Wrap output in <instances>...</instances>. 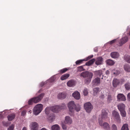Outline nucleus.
<instances>
[{
	"label": "nucleus",
	"instance_id": "f257e3e1",
	"mask_svg": "<svg viewBox=\"0 0 130 130\" xmlns=\"http://www.w3.org/2000/svg\"><path fill=\"white\" fill-rule=\"evenodd\" d=\"M68 106L69 111L71 113V114L70 113V114L71 115L73 114L75 110L78 112L80 109V105L79 104L76 105L73 101H71L69 102L68 104Z\"/></svg>",
	"mask_w": 130,
	"mask_h": 130
},
{
	"label": "nucleus",
	"instance_id": "f03ea898",
	"mask_svg": "<svg viewBox=\"0 0 130 130\" xmlns=\"http://www.w3.org/2000/svg\"><path fill=\"white\" fill-rule=\"evenodd\" d=\"M80 75L84 78H86L85 79V82L87 84H88L91 81L93 76V74L92 72L86 71L82 72Z\"/></svg>",
	"mask_w": 130,
	"mask_h": 130
},
{
	"label": "nucleus",
	"instance_id": "7ed1b4c3",
	"mask_svg": "<svg viewBox=\"0 0 130 130\" xmlns=\"http://www.w3.org/2000/svg\"><path fill=\"white\" fill-rule=\"evenodd\" d=\"M44 95V93H42L37 96L31 98L28 101V104L31 105L33 103H36L39 102L43 99Z\"/></svg>",
	"mask_w": 130,
	"mask_h": 130
},
{
	"label": "nucleus",
	"instance_id": "20e7f679",
	"mask_svg": "<svg viewBox=\"0 0 130 130\" xmlns=\"http://www.w3.org/2000/svg\"><path fill=\"white\" fill-rule=\"evenodd\" d=\"M66 108V105L64 103H62L59 106L56 105L51 107V110L55 113H57L59 111L62 109H65Z\"/></svg>",
	"mask_w": 130,
	"mask_h": 130
},
{
	"label": "nucleus",
	"instance_id": "39448f33",
	"mask_svg": "<svg viewBox=\"0 0 130 130\" xmlns=\"http://www.w3.org/2000/svg\"><path fill=\"white\" fill-rule=\"evenodd\" d=\"M43 105L41 104H38L36 105L34 108L33 113L35 115H37L39 114L42 111Z\"/></svg>",
	"mask_w": 130,
	"mask_h": 130
},
{
	"label": "nucleus",
	"instance_id": "423d86ee",
	"mask_svg": "<svg viewBox=\"0 0 130 130\" xmlns=\"http://www.w3.org/2000/svg\"><path fill=\"white\" fill-rule=\"evenodd\" d=\"M103 121L101 119H99V123L101 126L105 130H110V127L109 124L107 122H104L102 124Z\"/></svg>",
	"mask_w": 130,
	"mask_h": 130
},
{
	"label": "nucleus",
	"instance_id": "0eeeda50",
	"mask_svg": "<svg viewBox=\"0 0 130 130\" xmlns=\"http://www.w3.org/2000/svg\"><path fill=\"white\" fill-rule=\"evenodd\" d=\"M84 107L87 112L90 113L93 108V106L89 102L86 103L84 104Z\"/></svg>",
	"mask_w": 130,
	"mask_h": 130
},
{
	"label": "nucleus",
	"instance_id": "6e6552de",
	"mask_svg": "<svg viewBox=\"0 0 130 130\" xmlns=\"http://www.w3.org/2000/svg\"><path fill=\"white\" fill-rule=\"evenodd\" d=\"M112 114L115 120L117 121V122H120L121 119L119 113L116 111L114 110L112 111Z\"/></svg>",
	"mask_w": 130,
	"mask_h": 130
},
{
	"label": "nucleus",
	"instance_id": "1a4fd4ad",
	"mask_svg": "<svg viewBox=\"0 0 130 130\" xmlns=\"http://www.w3.org/2000/svg\"><path fill=\"white\" fill-rule=\"evenodd\" d=\"M128 40V37L126 36L123 37L122 38L119 42V46H122Z\"/></svg>",
	"mask_w": 130,
	"mask_h": 130
},
{
	"label": "nucleus",
	"instance_id": "9d476101",
	"mask_svg": "<svg viewBox=\"0 0 130 130\" xmlns=\"http://www.w3.org/2000/svg\"><path fill=\"white\" fill-rule=\"evenodd\" d=\"M31 130H38V123L35 122H32L31 124Z\"/></svg>",
	"mask_w": 130,
	"mask_h": 130
},
{
	"label": "nucleus",
	"instance_id": "9b49d317",
	"mask_svg": "<svg viewBox=\"0 0 130 130\" xmlns=\"http://www.w3.org/2000/svg\"><path fill=\"white\" fill-rule=\"evenodd\" d=\"M110 56L112 58H117L120 56L119 54L117 52H113L110 54Z\"/></svg>",
	"mask_w": 130,
	"mask_h": 130
},
{
	"label": "nucleus",
	"instance_id": "f8f14e48",
	"mask_svg": "<svg viewBox=\"0 0 130 130\" xmlns=\"http://www.w3.org/2000/svg\"><path fill=\"white\" fill-rule=\"evenodd\" d=\"M72 119L69 116H67L65 118L64 122L66 124H70L72 123Z\"/></svg>",
	"mask_w": 130,
	"mask_h": 130
},
{
	"label": "nucleus",
	"instance_id": "ddd939ff",
	"mask_svg": "<svg viewBox=\"0 0 130 130\" xmlns=\"http://www.w3.org/2000/svg\"><path fill=\"white\" fill-rule=\"evenodd\" d=\"M117 98L118 100L125 101L126 99L125 96L122 94H119L117 96Z\"/></svg>",
	"mask_w": 130,
	"mask_h": 130
},
{
	"label": "nucleus",
	"instance_id": "4468645a",
	"mask_svg": "<svg viewBox=\"0 0 130 130\" xmlns=\"http://www.w3.org/2000/svg\"><path fill=\"white\" fill-rule=\"evenodd\" d=\"M93 83L96 85H99L100 84V78L98 77H97L92 80Z\"/></svg>",
	"mask_w": 130,
	"mask_h": 130
},
{
	"label": "nucleus",
	"instance_id": "2eb2a0df",
	"mask_svg": "<svg viewBox=\"0 0 130 130\" xmlns=\"http://www.w3.org/2000/svg\"><path fill=\"white\" fill-rule=\"evenodd\" d=\"M66 96V94L64 92L59 93L58 95V98L60 99H65Z\"/></svg>",
	"mask_w": 130,
	"mask_h": 130
},
{
	"label": "nucleus",
	"instance_id": "dca6fc26",
	"mask_svg": "<svg viewBox=\"0 0 130 130\" xmlns=\"http://www.w3.org/2000/svg\"><path fill=\"white\" fill-rule=\"evenodd\" d=\"M72 96L74 98L77 100H79L80 98V94L77 91H76L72 94Z\"/></svg>",
	"mask_w": 130,
	"mask_h": 130
},
{
	"label": "nucleus",
	"instance_id": "f3484780",
	"mask_svg": "<svg viewBox=\"0 0 130 130\" xmlns=\"http://www.w3.org/2000/svg\"><path fill=\"white\" fill-rule=\"evenodd\" d=\"M101 117L103 119H105L107 118V113L105 110H103L102 111Z\"/></svg>",
	"mask_w": 130,
	"mask_h": 130
},
{
	"label": "nucleus",
	"instance_id": "a211bd4d",
	"mask_svg": "<svg viewBox=\"0 0 130 130\" xmlns=\"http://www.w3.org/2000/svg\"><path fill=\"white\" fill-rule=\"evenodd\" d=\"M75 82L73 80H70L67 83V84L68 86L70 87H73L75 86Z\"/></svg>",
	"mask_w": 130,
	"mask_h": 130
},
{
	"label": "nucleus",
	"instance_id": "6ab92c4d",
	"mask_svg": "<svg viewBox=\"0 0 130 130\" xmlns=\"http://www.w3.org/2000/svg\"><path fill=\"white\" fill-rule=\"evenodd\" d=\"M119 80L117 79L114 78L113 81L112 85L113 87H116L119 84Z\"/></svg>",
	"mask_w": 130,
	"mask_h": 130
},
{
	"label": "nucleus",
	"instance_id": "aec40b11",
	"mask_svg": "<svg viewBox=\"0 0 130 130\" xmlns=\"http://www.w3.org/2000/svg\"><path fill=\"white\" fill-rule=\"evenodd\" d=\"M103 60V58L102 57H99L97 58L95 63L97 65L101 64H102Z\"/></svg>",
	"mask_w": 130,
	"mask_h": 130
},
{
	"label": "nucleus",
	"instance_id": "412c9836",
	"mask_svg": "<svg viewBox=\"0 0 130 130\" xmlns=\"http://www.w3.org/2000/svg\"><path fill=\"white\" fill-rule=\"evenodd\" d=\"M118 107L120 111L123 110H125V105L121 103L118 105Z\"/></svg>",
	"mask_w": 130,
	"mask_h": 130
},
{
	"label": "nucleus",
	"instance_id": "4be33fe9",
	"mask_svg": "<svg viewBox=\"0 0 130 130\" xmlns=\"http://www.w3.org/2000/svg\"><path fill=\"white\" fill-rule=\"evenodd\" d=\"M15 117V115L14 113H12L9 115L7 116L8 120L10 121L12 120Z\"/></svg>",
	"mask_w": 130,
	"mask_h": 130
},
{
	"label": "nucleus",
	"instance_id": "5701e85b",
	"mask_svg": "<svg viewBox=\"0 0 130 130\" xmlns=\"http://www.w3.org/2000/svg\"><path fill=\"white\" fill-rule=\"evenodd\" d=\"M95 61V59H91L89 61L86 62L85 63V66H90Z\"/></svg>",
	"mask_w": 130,
	"mask_h": 130
},
{
	"label": "nucleus",
	"instance_id": "b1692460",
	"mask_svg": "<svg viewBox=\"0 0 130 130\" xmlns=\"http://www.w3.org/2000/svg\"><path fill=\"white\" fill-rule=\"evenodd\" d=\"M69 76V74H66L61 76L60 77V79L62 80L66 79Z\"/></svg>",
	"mask_w": 130,
	"mask_h": 130
},
{
	"label": "nucleus",
	"instance_id": "393cba45",
	"mask_svg": "<svg viewBox=\"0 0 130 130\" xmlns=\"http://www.w3.org/2000/svg\"><path fill=\"white\" fill-rule=\"evenodd\" d=\"M95 74L99 77H100L102 74V70H99L94 72Z\"/></svg>",
	"mask_w": 130,
	"mask_h": 130
},
{
	"label": "nucleus",
	"instance_id": "a878e982",
	"mask_svg": "<svg viewBox=\"0 0 130 130\" xmlns=\"http://www.w3.org/2000/svg\"><path fill=\"white\" fill-rule=\"evenodd\" d=\"M55 115L54 113H52L48 117V119L49 121H52L55 119Z\"/></svg>",
	"mask_w": 130,
	"mask_h": 130
},
{
	"label": "nucleus",
	"instance_id": "bb28decb",
	"mask_svg": "<svg viewBox=\"0 0 130 130\" xmlns=\"http://www.w3.org/2000/svg\"><path fill=\"white\" fill-rule=\"evenodd\" d=\"M112 73L114 75H117L119 74L120 72L118 69H115L112 70L111 71Z\"/></svg>",
	"mask_w": 130,
	"mask_h": 130
},
{
	"label": "nucleus",
	"instance_id": "cd10ccee",
	"mask_svg": "<svg viewBox=\"0 0 130 130\" xmlns=\"http://www.w3.org/2000/svg\"><path fill=\"white\" fill-rule=\"evenodd\" d=\"M51 129L52 130H60V127L58 125L55 124L52 126Z\"/></svg>",
	"mask_w": 130,
	"mask_h": 130
},
{
	"label": "nucleus",
	"instance_id": "c85d7f7f",
	"mask_svg": "<svg viewBox=\"0 0 130 130\" xmlns=\"http://www.w3.org/2000/svg\"><path fill=\"white\" fill-rule=\"evenodd\" d=\"M124 70L126 72H130V66L128 64H125L124 66Z\"/></svg>",
	"mask_w": 130,
	"mask_h": 130
},
{
	"label": "nucleus",
	"instance_id": "c756f323",
	"mask_svg": "<svg viewBox=\"0 0 130 130\" xmlns=\"http://www.w3.org/2000/svg\"><path fill=\"white\" fill-rule=\"evenodd\" d=\"M86 61L85 59H80L77 60L75 62V63L77 65H79L83 63L84 61Z\"/></svg>",
	"mask_w": 130,
	"mask_h": 130
},
{
	"label": "nucleus",
	"instance_id": "7c9ffc66",
	"mask_svg": "<svg viewBox=\"0 0 130 130\" xmlns=\"http://www.w3.org/2000/svg\"><path fill=\"white\" fill-rule=\"evenodd\" d=\"M124 59L128 63H130V56L125 55L124 56Z\"/></svg>",
	"mask_w": 130,
	"mask_h": 130
},
{
	"label": "nucleus",
	"instance_id": "2f4dec72",
	"mask_svg": "<svg viewBox=\"0 0 130 130\" xmlns=\"http://www.w3.org/2000/svg\"><path fill=\"white\" fill-rule=\"evenodd\" d=\"M51 110V107H47L45 110V113L47 115H48Z\"/></svg>",
	"mask_w": 130,
	"mask_h": 130
},
{
	"label": "nucleus",
	"instance_id": "473e14b6",
	"mask_svg": "<svg viewBox=\"0 0 130 130\" xmlns=\"http://www.w3.org/2000/svg\"><path fill=\"white\" fill-rule=\"evenodd\" d=\"M107 63L110 66H112L114 64V61L110 59H108L107 60Z\"/></svg>",
	"mask_w": 130,
	"mask_h": 130
},
{
	"label": "nucleus",
	"instance_id": "72a5a7b5",
	"mask_svg": "<svg viewBox=\"0 0 130 130\" xmlns=\"http://www.w3.org/2000/svg\"><path fill=\"white\" fill-rule=\"evenodd\" d=\"M121 130H129L127 124H124L122 126Z\"/></svg>",
	"mask_w": 130,
	"mask_h": 130
},
{
	"label": "nucleus",
	"instance_id": "f704fd0d",
	"mask_svg": "<svg viewBox=\"0 0 130 130\" xmlns=\"http://www.w3.org/2000/svg\"><path fill=\"white\" fill-rule=\"evenodd\" d=\"M85 66L84 65L82 66H81L78 67L77 68V71L81 72L85 70L84 69L83 66Z\"/></svg>",
	"mask_w": 130,
	"mask_h": 130
},
{
	"label": "nucleus",
	"instance_id": "c9c22d12",
	"mask_svg": "<svg viewBox=\"0 0 130 130\" xmlns=\"http://www.w3.org/2000/svg\"><path fill=\"white\" fill-rule=\"evenodd\" d=\"M68 70V69L67 68H65L60 70L59 71V72L60 73L62 74L66 72Z\"/></svg>",
	"mask_w": 130,
	"mask_h": 130
},
{
	"label": "nucleus",
	"instance_id": "e433bc0d",
	"mask_svg": "<svg viewBox=\"0 0 130 130\" xmlns=\"http://www.w3.org/2000/svg\"><path fill=\"white\" fill-rule=\"evenodd\" d=\"M112 100V98L110 95H108L107 98V102L110 103Z\"/></svg>",
	"mask_w": 130,
	"mask_h": 130
},
{
	"label": "nucleus",
	"instance_id": "4c0bfd02",
	"mask_svg": "<svg viewBox=\"0 0 130 130\" xmlns=\"http://www.w3.org/2000/svg\"><path fill=\"white\" fill-rule=\"evenodd\" d=\"M121 113V114L122 117H125L126 115V113L125 110L120 111Z\"/></svg>",
	"mask_w": 130,
	"mask_h": 130
},
{
	"label": "nucleus",
	"instance_id": "58836bf2",
	"mask_svg": "<svg viewBox=\"0 0 130 130\" xmlns=\"http://www.w3.org/2000/svg\"><path fill=\"white\" fill-rule=\"evenodd\" d=\"M125 86L126 90H128L130 89V84L128 83L125 85Z\"/></svg>",
	"mask_w": 130,
	"mask_h": 130
},
{
	"label": "nucleus",
	"instance_id": "ea45409f",
	"mask_svg": "<svg viewBox=\"0 0 130 130\" xmlns=\"http://www.w3.org/2000/svg\"><path fill=\"white\" fill-rule=\"evenodd\" d=\"M111 130H118L116 125L115 124H113L111 126Z\"/></svg>",
	"mask_w": 130,
	"mask_h": 130
},
{
	"label": "nucleus",
	"instance_id": "a19ab883",
	"mask_svg": "<svg viewBox=\"0 0 130 130\" xmlns=\"http://www.w3.org/2000/svg\"><path fill=\"white\" fill-rule=\"evenodd\" d=\"M100 89L99 88L97 87L94 88L93 89L94 93H97L99 91Z\"/></svg>",
	"mask_w": 130,
	"mask_h": 130
},
{
	"label": "nucleus",
	"instance_id": "79ce46f5",
	"mask_svg": "<svg viewBox=\"0 0 130 130\" xmlns=\"http://www.w3.org/2000/svg\"><path fill=\"white\" fill-rule=\"evenodd\" d=\"M84 95H87L88 94V90L86 88H85L83 91Z\"/></svg>",
	"mask_w": 130,
	"mask_h": 130
},
{
	"label": "nucleus",
	"instance_id": "37998d69",
	"mask_svg": "<svg viewBox=\"0 0 130 130\" xmlns=\"http://www.w3.org/2000/svg\"><path fill=\"white\" fill-rule=\"evenodd\" d=\"M14 128V126L13 124H12L8 128V130H13Z\"/></svg>",
	"mask_w": 130,
	"mask_h": 130
},
{
	"label": "nucleus",
	"instance_id": "c03bdc74",
	"mask_svg": "<svg viewBox=\"0 0 130 130\" xmlns=\"http://www.w3.org/2000/svg\"><path fill=\"white\" fill-rule=\"evenodd\" d=\"M61 126L63 129L66 130L67 129L66 125L62 123V124Z\"/></svg>",
	"mask_w": 130,
	"mask_h": 130
},
{
	"label": "nucleus",
	"instance_id": "a18cd8bd",
	"mask_svg": "<svg viewBox=\"0 0 130 130\" xmlns=\"http://www.w3.org/2000/svg\"><path fill=\"white\" fill-rule=\"evenodd\" d=\"M117 40V39H115L109 42V43L111 44H112L113 43L115 42Z\"/></svg>",
	"mask_w": 130,
	"mask_h": 130
},
{
	"label": "nucleus",
	"instance_id": "49530a36",
	"mask_svg": "<svg viewBox=\"0 0 130 130\" xmlns=\"http://www.w3.org/2000/svg\"><path fill=\"white\" fill-rule=\"evenodd\" d=\"M26 111L25 110L21 112V115L22 116H24L26 114Z\"/></svg>",
	"mask_w": 130,
	"mask_h": 130
},
{
	"label": "nucleus",
	"instance_id": "de8ad7c7",
	"mask_svg": "<svg viewBox=\"0 0 130 130\" xmlns=\"http://www.w3.org/2000/svg\"><path fill=\"white\" fill-rule=\"evenodd\" d=\"M93 57V55H91L90 56H88V57H87V60H86V61H87V60L92 58Z\"/></svg>",
	"mask_w": 130,
	"mask_h": 130
},
{
	"label": "nucleus",
	"instance_id": "09e8293b",
	"mask_svg": "<svg viewBox=\"0 0 130 130\" xmlns=\"http://www.w3.org/2000/svg\"><path fill=\"white\" fill-rule=\"evenodd\" d=\"M127 99L128 101H130V93H129L127 95Z\"/></svg>",
	"mask_w": 130,
	"mask_h": 130
},
{
	"label": "nucleus",
	"instance_id": "8fccbe9b",
	"mask_svg": "<svg viewBox=\"0 0 130 130\" xmlns=\"http://www.w3.org/2000/svg\"><path fill=\"white\" fill-rule=\"evenodd\" d=\"M120 82L121 83H122L125 82V80L124 79H121L119 80Z\"/></svg>",
	"mask_w": 130,
	"mask_h": 130
},
{
	"label": "nucleus",
	"instance_id": "3c124183",
	"mask_svg": "<svg viewBox=\"0 0 130 130\" xmlns=\"http://www.w3.org/2000/svg\"><path fill=\"white\" fill-rule=\"evenodd\" d=\"M2 112H0V118H3V116L2 114Z\"/></svg>",
	"mask_w": 130,
	"mask_h": 130
},
{
	"label": "nucleus",
	"instance_id": "603ef678",
	"mask_svg": "<svg viewBox=\"0 0 130 130\" xmlns=\"http://www.w3.org/2000/svg\"><path fill=\"white\" fill-rule=\"evenodd\" d=\"M106 74H109V71L108 70H107L106 72Z\"/></svg>",
	"mask_w": 130,
	"mask_h": 130
},
{
	"label": "nucleus",
	"instance_id": "864d4df0",
	"mask_svg": "<svg viewBox=\"0 0 130 130\" xmlns=\"http://www.w3.org/2000/svg\"><path fill=\"white\" fill-rule=\"evenodd\" d=\"M100 97L102 98H104V95L102 94L101 95Z\"/></svg>",
	"mask_w": 130,
	"mask_h": 130
},
{
	"label": "nucleus",
	"instance_id": "5fc2aeb1",
	"mask_svg": "<svg viewBox=\"0 0 130 130\" xmlns=\"http://www.w3.org/2000/svg\"><path fill=\"white\" fill-rule=\"evenodd\" d=\"M22 130H27L26 128L25 127H24L23 128Z\"/></svg>",
	"mask_w": 130,
	"mask_h": 130
},
{
	"label": "nucleus",
	"instance_id": "6e6d98bb",
	"mask_svg": "<svg viewBox=\"0 0 130 130\" xmlns=\"http://www.w3.org/2000/svg\"><path fill=\"white\" fill-rule=\"evenodd\" d=\"M40 130H47L46 129L44 128H42Z\"/></svg>",
	"mask_w": 130,
	"mask_h": 130
},
{
	"label": "nucleus",
	"instance_id": "4d7b16f0",
	"mask_svg": "<svg viewBox=\"0 0 130 130\" xmlns=\"http://www.w3.org/2000/svg\"><path fill=\"white\" fill-rule=\"evenodd\" d=\"M44 85V83H42L41 84V86H43V85Z\"/></svg>",
	"mask_w": 130,
	"mask_h": 130
},
{
	"label": "nucleus",
	"instance_id": "13d9d810",
	"mask_svg": "<svg viewBox=\"0 0 130 130\" xmlns=\"http://www.w3.org/2000/svg\"><path fill=\"white\" fill-rule=\"evenodd\" d=\"M29 112H30L31 113V110H29Z\"/></svg>",
	"mask_w": 130,
	"mask_h": 130
},
{
	"label": "nucleus",
	"instance_id": "bf43d9fd",
	"mask_svg": "<svg viewBox=\"0 0 130 130\" xmlns=\"http://www.w3.org/2000/svg\"><path fill=\"white\" fill-rule=\"evenodd\" d=\"M129 112L130 113V108H129Z\"/></svg>",
	"mask_w": 130,
	"mask_h": 130
}]
</instances>
